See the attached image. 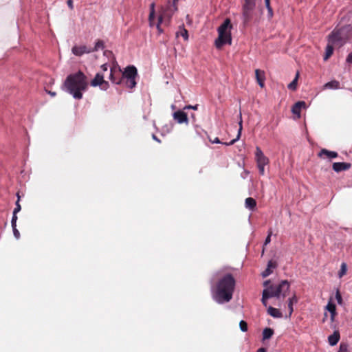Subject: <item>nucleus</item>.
I'll return each instance as SVG.
<instances>
[{"mask_svg": "<svg viewBox=\"0 0 352 352\" xmlns=\"http://www.w3.org/2000/svg\"><path fill=\"white\" fill-rule=\"evenodd\" d=\"M235 280L230 274L220 277L211 287V294L213 300L219 304L229 302L233 295Z\"/></svg>", "mask_w": 352, "mask_h": 352, "instance_id": "1", "label": "nucleus"}, {"mask_svg": "<svg viewBox=\"0 0 352 352\" xmlns=\"http://www.w3.org/2000/svg\"><path fill=\"white\" fill-rule=\"evenodd\" d=\"M88 82L85 74L81 72L69 75L65 82V89L75 99H81L82 92L87 89Z\"/></svg>", "mask_w": 352, "mask_h": 352, "instance_id": "2", "label": "nucleus"}, {"mask_svg": "<svg viewBox=\"0 0 352 352\" xmlns=\"http://www.w3.org/2000/svg\"><path fill=\"white\" fill-rule=\"evenodd\" d=\"M232 26L230 20L226 19L224 22L218 28V38L215 40V46L221 49L225 44H232L231 30Z\"/></svg>", "mask_w": 352, "mask_h": 352, "instance_id": "3", "label": "nucleus"}, {"mask_svg": "<svg viewBox=\"0 0 352 352\" xmlns=\"http://www.w3.org/2000/svg\"><path fill=\"white\" fill-rule=\"evenodd\" d=\"M265 289L272 297L285 298L289 292V283L287 280H282L279 284L270 285Z\"/></svg>", "mask_w": 352, "mask_h": 352, "instance_id": "4", "label": "nucleus"}, {"mask_svg": "<svg viewBox=\"0 0 352 352\" xmlns=\"http://www.w3.org/2000/svg\"><path fill=\"white\" fill-rule=\"evenodd\" d=\"M341 32L340 30L333 31L329 36L328 44L326 47L324 60H327L333 54L334 46L341 45Z\"/></svg>", "mask_w": 352, "mask_h": 352, "instance_id": "5", "label": "nucleus"}, {"mask_svg": "<svg viewBox=\"0 0 352 352\" xmlns=\"http://www.w3.org/2000/svg\"><path fill=\"white\" fill-rule=\"evenodd\" d=\"M256 8V0H244L242 6V19L245 24L252 18Z\"/></svg>", "mask_w": 352, "mask_h": 352, "instance_id": "6", "label": "nucleus"}, {"mask_svg": "<svg viewBox=\"0 0 352 352\" xmlns=\"http://www.w3.org/2000/svg\"><path fill=\"white\" fill-rule=\"evenodd\" d=\"M91 85L93 87L100 86L101 89L107 90L109 87L108 82L104 80L103 75L97 74L95 78L91 80Z\"/></svg>", "mask_w": 352, "mask_h": 352, "instance_id": "7", "label": "nucleus"}, {"mask_svg": "<svg viewBox=\"0 0 352 352\" xmlns=\"http://www.w3.org/2000/svg\"><path fill=\"white\" fill-rule=\"evenodd\" d=\"M255 160L257 165L261 166H266L270 162L268 157L264 155L263 152L258 146L256 148Z\"/></svg>", "mask_w": 352, "mask_h": 352, "instance_id": "8", "label": "nucleus"}, {"mask_svg": "<svg viewBox=\"0 0 352 352\" xmlns=\"http://www.w3.org/2000/svg\"><path fill=\"white\" fill-rule=\"evenodd\" d=\"M92 52V48L88 47L86 45H75L72 48V52L77 56H80L84 54H89Z\"/></svg>", "mask_w": 352, "mask_h": 352, "instance_id": "9", "label": "nucleus"}, {"mask_svg": "<svg viewBox=\"0 0 352 352\" xmlns=\"http://www.w3.org/2000/svg\"><path fill=\"white\" fill-rule=\"evenodd\" d=\"M173 116L174 120H176L179 124L188 123L187 114L183 111H175L173 114Z\"/></svg>", "mask_w": 352, "mask_h": 352, "instance_id": "10", "label": "nucleus"}, {"mask_svg": "<svg viewBox=\"0 0 352 352\" xmlns=\"http://www.w3.org/2000/svg\"><path fill=\"white\" fill-rule=\"evenodd\" d=\"M351 165L347 162H334L332 165L333 170L336 173L349 170Z\"/></svg>", "mask_w": 352, "mask_h": 352, "instance_id": "11", "label": "nucleus"}, {"mask_svg": "<svg viewBox=\"0 0 352 352\" xmlns=\"http://www.w3.org/2000/svg\"><path fill=\"white\" fill-rule=\"evenodd\" d=\"M306 107L307 105L304 101H298L292 107V112L296 116L297 118H300L301 109Z\"/></svg>", "mask_w": 352, "mask_h": 352, "instance_id": "12", "label": "nucleus"}, {"mask_svg": "<svg viewBox=\"0 0 352 352\" xmlns=\"http://www.w3.org/2000/svg\"><path fill=\"white\" fill-rule=\"evenodd\" d=\"M137 75V69L133 66L127 67L122 74L124 78H135Z\"/></svg>", "mask_w": 352, "mask_h": 352, "instance_id": "13", "label": "nucleus"}, {"mask_svg": "<svg viewBox=\"0 0 352 352\" xmlns=\"http://www.w3.org/2000/svg\"><path fill=\"white\" fill-rule=\"evenodd\" d=\"M255 76L257 82L258 83L259 86L263 88L265 86V72L260 69H256L255 70Z\"/></svg>", "mask_w": 352, "mask_h": 352, "instance_id": "14", "label": "nucleus"}, {"mask_svg": "<svg viewBox=\"0 0 352 352\" xmlns=\"http://www.w3.org/2000/svg\"><path fill=\"white\" fill-rule=\"evenodd\" d=\"M276 267V262L273 261H270L267 264V269L263 272L262 276L263 277H267L270 274L272 273V270Z\"/></svg>", "mask_w": 352, "mask_h": 352, "instance_id": "15", "label": "nucleus"}, {"mask_svg": "<svg viewBox=\"0 0 352 352\" xmlns=\"http://www.w3.org/2000/svg\"><path fill=\"white\" fill-rule=\"evenodd\" d=\"M239 131H238V133H237V136L235 139L232 140V141H230V142L228 143H224L226 145H232L234 144L237 140H239L240 137H241V131H242V129H243V126H242V123H243V121H242V118H241V114L240 113L239 114Z\"/></svg>", "mask_w": 352, "mask_h": 352, "instance_id": "16", "label": "nucleus"}, {"mask_svg": "<svg viewBox=\"0 0 352 352\" xmlns=\"http://www.w3.org/2000/svg\"><path fill=\"white\" fill-rule=\"evenodd\" d=\"M340 340V334L338 331H335L333 334L328 337V341L331 346L336 345Z\"/></svg>", "mask_w": 352, "mask_h": 352, "instance_id": "17", "label": "nucleus"}, {"mask_svg": "<svg viewBox=\"0 0 352 352\" xmlns=\"http://www.w3.org/2000/svg\"><path fill=\"white\" fill-rule=\"evenodd\" d=\"M324 89H338L340 88V82L337 80H331L324 85Z\"/></svg>", "mask_w": 352, "mask_h": 352, "instance_id": "18", "label": "nucleus"}, {"mask_svg": "<svg viewBox=\"0 0 352 352\" xmlns=\"http://www.w3.org/2000/svg\"><path fill=\"white\" fill-rule=\"evenodd\" d=\"M326 309L330 312L331 314V322L334 321L335 316L336 315V305L332 303L331 302H329L327 304Z\"/></svg>", "mask_w": 352, "mask_h": 352, "instance_id": "19", "label": "nucleus"}, {"mask_svg": "<svg viewBox=\"0 0 352 352\" xmlns=\"http://www.w3.org/2000/svg\"><path fill=\"white\" fill-rule=\"evenodd\" d=\"M267 313L273 318H281V312L276 308L270 306L267 309Z\"/></svg>", "mask_w": 352, "mask_h": 352, "instance_id": "20", "label": "nucleus"}, {"mask_svg": "<svg viewBox=\"0 0 352 352\" xmlns=\"http://www.w3.org/2000/svg\"><path fill=\"white\" fill-rule=\"evenodd\" d=\"M179 36H182L185 41L188 39V31L184 28V25L179 26V30L176 32V36L179 37Z\"/></svg>", "mask_w": 352, "mask_h": 352, "instance_id": "21", "label": "nucleus"}, {"mask_svg": "<svg viewBox=\"0 0 352 352\" xmlns=\"http://www.w3.org/2000/svg\"><path fill=\"white\" fill-rule=\"evenodd\" d=\"M149 24L150 26H153L155 25V3H153L150 6V14H149Z\"/></svg>", "mask_w": 352, "mask_h": 352, "instance_id": "22", "label": "nucleus"}, {"mask_svg": "<svg viewBox=\"0 0 352 352\" xmlns=\"http://www.w3.org/2000/svg\"><path fill=\"white\" fill-rule=\"evenodd\" d=\"M298 298L296 295H294L288 300L289 316H290L294 311L293 305L297 303Z\"/></svg>", "mask_w": 352, "mask_h": 352, "instance_id": "23", "label": "nucleus"}, {"mask_svg": "<svg viewBox=\"0 0 352 352\" xmlns=\"http://www.w3.org/2000/svg\"><path fill=\"white\" fill-rule=\"evenodd\" d=\"M173 4L171 5H169L168 7V18L170 19L172 16V14L177 10V3L178 1V0H173ZM168 3L170 4V1H168Z\"/></svg>", "mask_w": 352, "mask_h": 352, "instance_id": "24", "label": "nucleus"}, {"mask_svg": "<svg viewBox=\"0 0 352 352\" xmlns=\"http://www.w3.org/2000/svg\"><path fill=\"white\" fill-rule=\"evenodd\" d=\"M325 155L328 158H336L338 157V153L335 151H330L327 149H322L319 153L320 156Z\"/></svg>", "mask_w": 352, "mask_h": 352, "instance_id": "25", "label": "nucleus"}, {"mask_svg": "<svg viewBox=\"0 0 352 352\" xmlns=\"http://www.w3.org/2000/svg\"><path fill=\"white\" fill-rule=\"evenodd\" d=\"M245 204L247 208H249L250 210H253L255 208L256 204V201L253 198L248 197L245 199Z\"/></svg>", "mask_w": 352, "mask_h": 352, "instance_id": "26", "label": "nucleus"}, {"mask_svg": "<svg viewBox=\"0 0 352 352\" xmlns=\"http://www.w3.org/2000/svg\"><path fill=\"white\" fill-rule=\"evenodd\" d=\"M274 334V331L270 328H265L263 331V340L270 339Z\"/></svg>", "mask_w": 352, "mask_h": 352, "instance_id": "27", "label": "nucleus"}, {"mask_svg": "<svg viewBox=\"0 0 352 352\" xmlns=\"http://www.w3.org/2000/svg\"><path fill=\"white\" fill-rule=\"evenodd\" d=\"M272 298L270 294L268 293V291H267L265 289L263 291L262 294V303L264 306H267V299Z\"/></svg>", "mask_w": 352, "mask_h": 352, "instance_id": "28", "label": "nucleus"}, {"mask_svg": "<svg viewBox=\"0 0 352 352\" xmlns=\"http://www.w3.org/2000/svg\"><path fill=\"white\" fill-rule=\"evenodd\" d=\"M166 14H167V15L168 16V13H167V14L164 13V14H161V15L159 16V18H158V22H157V25H156V28H157V30H158V32H159L160 34H161V33H162V32H163V30L161 28V27H160V24L163 22V21H164V18L165 17V15H166Z\"/></svg>", "mask_w": 352, "mask_h": 352, "instance_id": "29", "label": "nucleus"}, {"mask_svg": "<svg viewBox=\"0 0 352 352\" xmlns=\"http://www.w3.org/2000/svg\"><path fill=\"white\" fill-rule=\"evenodd\" d=\"M346 271H347L346 264L345 263H342L340 266V270L338 272L339 278H342V276H344L346 274Z\"/></svg>", "mask_w": 352, "mask_h": 352, "instance_id": "30", "label": "nucleus"}, {"mask_svg": "<svg viewBox=\"0 0 352 352\" xmlns=\"http://www.w3.org/2000/svg\"><path fill=\"white\" fill-rule=\"evenodd\" d=\"M299 74L298 72L296 74L295 78L288 85V88L292 90H295L296 89L297 81L298 79Z\"/></svg>", "mask_w": 352, "mask_h": 352, "instance_id": "31", "label": "nucleus"}, {"mask_svg": "<svg viewBox=\"0 0 352 352\" xmlns=\"http://www.w3.org/2000/svg\"><path fill=\"white\" fill-rule=\"evenodd\" d=\"M125 84L127 87L130 89L133 88L136 85L135 78L126 79Z\"/></svg>", "mask_w": 352, "mask_h": 352, "instance_id": "32", "label": "nucleus"}, {"mask_svg": "<svg viewBox=\"0 0 352 352\" xmlns=\"http://www.w3.org/2000/svg\"><path fill=\"white\" fill-rule=\"evenodd\" d=\"M104 48V43L102 41L98 40L96 44L94 47L92 49L93 52L98 51L100 50H102Z\"/></svg>", "mask_w": 352, "mask_h": 352, "instance_id": "33", "label": "nucleus"}, {"mask_svg": "<svg viewBox=\"0 0 352 352\" xmlns=\"http://www.w3.org/2000/svg\"><path fill=\"white\" fill-rule=\"evenodd\" d=\"M239 327H240V329L242 331H243V332L247 331V330H248V324H247V322H245L244 320H241L239 322Z\"/></svg>", "mask_w": 352, "mask_h": 352, "instance_id": "34", "label": "nucleus"}, {"mask_svg": "<svg viewBox=\"0 0 352 352\" xmlns=\"http://www.w3.org/2000/svg\"><path fill=\"white\" fill-rule=\"evenodd\" d=\"M17 197H18V200L16 202V207L13 211L14 213H18L21 209V205L19 204L20 197H19V193H17Z\"/></svg>", "mask_w": 352, "mask_h": 352, "instance_id": "35", "label": "nucleus"}, {"mask_svg": "<svg viewBox=\"0 0 352 352\" xmlns=\"http://www.w3.org/2000/svg\"><path fill=\"white\" fill-rule=\"evenodd\" d=\"M338 352H349L348 345L344 343H341L340 344V348Z\"/></svg>", "mask_w": 352, "mask_h": 352, "instance_id": "36", "label": "nucleus"}, {"mask_svg": "<svg viewBox=\"0 0 352 352\" xmlns=\"http://www.w3.org/2000/svg\"><path fill=\"white\" fill-rule=\"evenodd\" d=\"M16 214L17 213H14L13 212V215H12V221H11L12 227H16V221H17Z\"/></svg>", "mask_w": 352, "mask_h": 352, "instance_id": "37", "label": "nucleus"}, {"mask_svg": "<svg viewBox=\"0 0 352 352\" xmlns=\"http://www.w3.org/2000/svg\"><path fill=\"white\" fill-rule=\"evenodd\" d=\"M12 230L14 236L16 237V239H19L20 237V233L19 230L16 229V227H12Z\"/></svg>", "mask_w": 352, "mask_h": 352, "instance_id": "38", "label": "nucleus"}, {"mask_svg": "<svg viewBox=\"0 0 352 352\" xmlns=\"http://www.w3.org/2000/svg\"><path fill=\"white\" fill-rule=\"evenodd\" d=\"M272 234V232L270 230L269 232V233H268V235H267V238L265 239V243H264L265 245H267L268 243H270Z\"/></svg>", "mask_w": 352, "mask_h": 352, "instance_id": "39", "label": "nucleus"}, {"mask_svg": "<svg viewBox=\"0 0 352 352\" xmlns=\"http://www.w3.org/2000/svg\"><path fill=\"white\" fill-rule=\"evenodd\" d=\"M257 167L258 168L259 173L261 175H264V174H265V166L257 165Z\"/></svg>", "mask_w": 352, "mask_h": 352, "instance_id": "40", "label": "nucleus"}, {"mask_svg": "<svg viewBox=\"0 0 352 352\" xmlns=\"http://www.w3.org/2000/svg\"><path fill=\"white\" fill-rule=\"evenodd\" d=\"M112 72H113V70L111 69V74H110V79H111V80L113 82H114V83L120 84V80L116 81L115 78H114V76H113V74H112Z\"/></svg>", "mask_w": 352, "mask_h": 352, "instance_id": "41", "label": "nucleus"}, {"mask_svg": "<svg viewBox=\"0 0 352 352\" xmlns=\"http://www.w3.org/2000/svg\"><path fill=\"white\" fill-rule=\"evenodd\" d=\"M194 109V110H197V105H195V106H192V105H187L186 106L184 109Z\"/></svg>", "mask_w": 352, "mask_h": 352, "instance_id": "42", "label": "nucleus"}, {"mask_svg": "<svg viewBox=\"0 0 352 352\" xmlns=\"http://www.w3.org/2000/svg\"><path fill=\"white\" fill-rule=\"evenodd\" d=\"M336 299L338 300V302L339 304H341L342 303V297H341V296H340V294H339L338 292L336 293Z\"/></svg>", "mask_w": 352, "mask_h": 352, "instance_id": "43", "label": "nucleus"}, {"mask_svg": "<svg viewBox=\"0 0 352 352\" xmlns=\"http://www.w3.org/2000/svg\"><path fill=\"white\" fill-rule=\"evenodd\" d=\"M267 12H268V16L269 17H272L273 16V10H272V8L270 7V8H267Z\"/></svg>", "mask_w": 352, "mask_h": 352, "instance_id": "44", "label": "nucleus"}, {"mask_svg": "<svg viewBox=\"0 0 352 352\" xmlns=\"http://www.w3.org/2000/svg\"><path fill=\"white\" fill-rule=\"evenodd\" d=\"M210 141L212 142V143H216V144H220L221 143V141L219 140V139L218 138H215L213 140H210Z\"/></svg>", "mask_w": 352, "mask_h": 352, "instance_id": "45", "label": "nucleus"}, {"mask_svg": "<svg viewBox=\"0 0 352 352\" xmlns=\"http://www.w3.org/2000/svg\"><path fill=\"white\" fill-rule=\"evenodd\" d=\"M67 5L69 7L70 9H73L74 8V6H73V1L72 0H67Z\"/></svg>", "mask_w": 352, "mask_h": 352, "instance_id": "46", "label": "nucleus"}, {"mask_svg": "<svg viewBox=\"0 0 352 352\" xmlns=\"http://www.w3.org/2000/svg\"><path fill=\"white\" fill-rule=\"evenodd\" d=\"M346 60L349 63H352V53L349 54V56H348V57L346 58Z\"/></svg>", "mask_w": 352, "mask_h": 352, "instance_id": "47", "label": "nucleus"}, {"mask_svg": "<svg viewBox=\"0 0 352 352\" xmlns=\"http://www.w3.org/2000/svg\"><path fill=\"white\" fill-rule=\"evenodd\" d=\"M265 6L267 8H270V0H265Z\"/></svg>", "mask_w": 352, "mask_h": 352, "instance_id": "48", "label": "nucleus"}, {"mask_svg": "<svg viewBox=\"0 0 352 352\" xmlns=\"http://www.w3.org/2000/svg\"><path fill=\"white\" fill-rule=\"evenodd\" d=\"M101 69L102 71L105 72L107 71V65L106 64H104L101 66Z\"/></svg>", "mask_w": 352, "mask_h": 352, "instance_id": "49", "label": "nucleus"}, {"mask_svg": "<svg viewBox=\"0 0 352 352\" xmlns=\"http://www.w3.org/2000/svg\"><path fill=\"white\" fill-rule=\"evenodd\" d=\"M269 283H270V280H266L264 282L263 285L267 288L269 287V286H267Z\"/></svg>", "mask_w": 352, "mask_h": 352, "instance_id": "50", "label": "nucleus"}, {"mask_svg": "<svg viewBox=\"0 0 352 352\" xmlns=\"http://www.w3.org/2000/svg\"><path fill=\"white\" fill-rule=\"evenodd\" d=\"M153 139L160 142V140L155 135H153Z\"/></svg>", "mask_w": 352, "mask_h": 352, "instance_id": "51", "label": "nucleus"}, {"mask_svg": "<svg viewBox=\"0 0 352 352\" xmlns=\"http://www.w3.org/2000/svg\"><path fill=\"white\" fill-rule=\"evenodd\" d=\"M257 352H266V350L264 348H261Z\"/></svg>", "mask_w": 352, "mask_h": 352, "instance_id": "52", "label": "nucleus"}, {"mask_svg": "<svg viewBox=\"0 0 352 352\" xmlns=\"http://www.w3.org/2000/svg\"><path fill=\"white\" fill-rule=\"evenodd\" d=\"M49 94L52 96H54L56 95V93L55 92H51L50 91Z\"/></svg>", "mask_w": 352, "mask_h": 352, "instance_id": "53", "label": "nucleus"}, {"mask_svg": "<svg viewBox=\"0 0 352 352\" xmlns=\"http://www.w3.org/2000/svg\"><path fill=\"white\" fill-rule=\"evenodd\" d=\"M171 109H175V104H172L171 105Z\"/></svg>", "mask_w": 352, "mask_h": 352, "instance_id": "54", "label": "nucleus"}]
</instances>
